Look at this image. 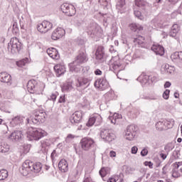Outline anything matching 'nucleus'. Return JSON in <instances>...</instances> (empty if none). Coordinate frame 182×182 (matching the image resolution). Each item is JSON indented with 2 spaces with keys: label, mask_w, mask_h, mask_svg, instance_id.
I'll list each match as a JSON object with an SVG mask.
<instances>
[{
  "label": "nucleus",
  "mask_w": 182,
  "mask_h": 182,
  "mask_svg": "<svg viewBox=\"0 0 182 182\" xmlns=\"http://www.w3.org/2000/svg\"><path fill=\"white\" fill-rule=\"evenodd\" d=\"M80 146L82 150L84 151H89L92 147H95V140H93L92 138H83L80 141Z\"/></svg>",
  "instance_id": "0eeeda50"
},
{
  "label": "nucleus",
  "mask_w": 182,
  "mask_h": 182,
  "mask_svg": "<svg viewBox=\"0 0 182 182\" xmlns=\"http://www.w3.org/2000/svg\"><path fill=\"white\" fill-rule=\"evenodd\" d=\"M58 95H59L58 92L51 93V95L48 97V100H52L53 103H55V102H56V97H58Z\"/></svg>",
  "instance_id": "a18cd8bd"
},
{
  "label": "nucleus",
  "mask_w": 182,
  "mask_h": 182,
  "mask_svg": "<svg viewBox=\"0 0 182 182\" xmlns=\"http://www.w3.org/2000/svg\"><path fill=\"white\" fill-rule=\"evenodd\" d=\"M174 149V146H173V144H168L165 146L164 150L166 151V154H168L171 150Z\"/></svg>",
  "instance_id": "49530a36"
},
{
  "label": "nucleus",
  "mask_w": 182,
  "mask_h": 182,
  "mask_svg": "<svg viewBox=\"0 0 182 182\" xmlns=\"http://www.w3.org/2000/svg\"><path fill=\"white\" fill-rule=\"evenodd\" d=\"M144 164L145 166L149 167V168H153V164L151 163V161H145Z\"/></svg>",
  "instance_id": "bf43d9fd"
},
{
  "label": "nucleus",
  "mask_w": 182,
  "mask_h": 182,
  "mask_svg": "<svg viewBox=\"0 0 182 182\" xmlns=\"http://www.w3.org/2000/svg\"><path fill=\"white\" fill-rule=\"evenodd\" d=\"M20 26L21 29L28 31V29L32 26V21L29 18H26V19L22 18V20L20 21Z\"/></svg>",
  "instance_id": "5701e85b"
},
{
  "label": "nucleus",
  "mask_w": 182,
  "mask_h": 182,
  "mask_svg": "<svg viewBox=\"0 0 182 182\" xmlns=\"http://www.w3.org/2000/svg\"><path fill=\"white\" fill-rule=\"evenodd\" d=\"M134 14L136 18L141 19V12H140V11H134Z\"/></svg>",
  "instance_id": "864d4df0"
},
{
  "label": "nucleus",
  "mask_w": 182,
  "mask_h": 182,
  "mask_svg": "<svg viewBox=\"0 0 182 182\" xmlns=\"http://www.w3.org/2000/svg\"><path fill=\"white\" fill-rule=\"evenodd\" d=\"M27 90L30 93H36V95H42V88L38 86V82L35 80H31L27 83Z\"/></svg>",
  "instance_id": "423d86ee"
},
{
  "label": "nucleus",
  "mask_w": 182,
  "mask_h": 182,
  "mask_svg": "<svg viewBox=\"0 0 182 182\" xmlns=\"http://www.w3.org/2000/svg\"><path fill=\"white\" fill-rule=\"evenodd\" d=\"M47 53L52 59H59V53L58 52V50H56V48H52L47 49Z\"/></svg>",
  "instance_id": "bb28decb"
},
{
  "label": "nucleus",
  "mask_w": 182,
  "mask_h": 182,
  "mask_svg": "<svg viewBox=\"0 0 182 182\" xmlns=\"http://www.w3.org/2000/svg\"><path fill=\"white\" fill-rule=\"evenodd\" d=\"M100 137L104 141H113L116 139L114 134L112 132V130L109 129H102L100 131Z\"/></svg>",
  "instance_id": "6e6552de"
},
{
  "label": "nucleus",
  "mask_w": 182,
  "mask_h": 182,
  "mask_svg": "<svg viewBox=\"0 0 182 182\" xmlns=\"http://www.w3.org/2000/svg\"><path fill=\"white\" fill-rule=\"evenodd\" d=\"M83 182H95L89 175L85 176Z\"/></svg>",
  "instance_id": "603ef678"
},
{
  "label": "nucleus",
  "mask_w": 182,
  "mask_h": 182,
  "mask_svg": "<svg viewBox=\"0 0 182 182\" xmlns=\"http://www.w3.org/2000/svg\"><path fill=\"white\" fill-rule=\"evenodd\" d=\"M73 89V86H72V82L65 83L62 87V90L63 92H70Z\"/></svg>",
  "instance_id": "c9c22d12"
},
{
  "label": "nucleus",
  "mask_w": 182,
  "mask_h": 182,
  "mask_svg": "<svg viewBox=\"0 0 182 182\" xmlns=\"http://www.w3.org/2000/svg\"><path fill=\"white\" fill-rule=\"evenodd\" d=\"M108 182H116V179L111 178L108 180Z\"/></svg>",
  "instance_id": "774afa93"
},
{
  "label": "nucleus",
  "mask_w": 182,
  "mask_h": 182,
  "mask_svg": "<svg viewBox=\"0 0 182 182\" xmlns=\"http://www.w3.org/2000/svg\"><path fill=\"white\" fill-rule=\"evenodd\" d=\"M148 79H149L152 82V83H156V82L159 80V75L157 74L150 75L148 77Z\"/></svg>",
  "instance_id": "de8ad7c7"
},
{
  "label": "nucleus",
  "mask_w": 182,
  "mask_h": 182,
  "mask_svg": "<svg viewBox=\"0 0 182 182\" xmlns=\"http://www.w3.org/2000/svg\"><path fill=\"white\" fill-rule=\"evenodd\" d=\"M171 176L173 178H178V177L181 176V174L180 173V172H178V168L176 167V168H173L172 170Z\"/></svg>",
  "instance_id": "a19ab883"
},
{
  "label": "nucleus",
  "mask_w": 182,
  "mask_h": 182,
  "mask_svg": "<svg viewBox=\"0 0 182 182\" xmlns=\"http://www.w3.org/2000/svg\"><path fill=\"white\" fill-rule=\"evenodd\" d=\"M180 31V25L173 24L171 27V30L169 32V36L171 38H176L177 36V33Z\"/></svg>",
  "instance_id": "c756f323"
},
{
  "label": "nucleus",
  "mask_w": 182,
  "mask_h": 182,
  "mask_svg": "<svg viewBox=\"0 0 182 182\" xmlns=\"http://www.w3.org/2000/svg\"><path fill=\"white\" fill-rule=\"evenodd\" d=\"M87 32L88 35L93 38V36H99V34L102 32V28L96 23H93L88 26Z\"/></svg>",
  "instance_id": "f8f14e48"
},
{
  "label": "nucleus",
  "mask_w": 182,
  "mask_h": 182,
  "mask_svg": "<svg viewBox=\"0 0 182 182\" xmlns=\"http://www.w3.org/2000/svg\"><path fill=\"white\" fill-rule=\"evenodd\" d=\"M70 122L73 126H77L82 122V112L77 111L74 112L70 117Z\"/></svg>",
  "instance_id": "dca6fc26"
},
{
  "label": "nucleus",
  "mask_w": 182,
  "mask_h": 182,
  "mask_svg": "<svg viewBox=\"0 0 182 182\" xmlns=\"http://www.w3.org/2000/svg\"><path fill=\"white\" fill-rule=\"evenodd\" d=\"M161 70L162 73H168L169 75H171V73H174V70H176V68H174V67L168 64H165L162 65Z\"/></svg>",
  "instance_id": "cd10ccee"
},
{
  "label": "nucleus",
  "mask_w": 182,
  "mask_h": 182,
  "mask_svg": "<svg viewBox=\"0 0 182 182\" xmlns=\"http://www.w3.org/2000/svg\"><path fill=\"white\" fill-rule=\"evenodd\" d=\"M8 178V171L2 169L0 171V181Z\"/></svg>",
  "instance_id": "ea45409f"
},
{
  "label": "nucleus",
  "mask_w": 182,
  "mask_h": 182,
  "mask_svg": "<svg viewBox=\"0 0 182 182\" xmlns=\"http://www.w3.org/2000/svg\"><path fill=\"white\" fill-rule=\"evenodd\" d=\"M50 139H44L41 141V147L43 149H46V147H49L50 146Z\"/></svg>",
  "instance_id": "79ce46f5"
},
{
  "label": "nucleus",
  "mask_w": 182,
  "mask_h": 182,
  "mask_svg": "<svg viewBox=\"0 0 182 182\" xmlns=\"http://www.w3.org/2000/svg\"><path fill=\"white\" fill-rule=\"evenodd\" d=\"M135 5L141 9H146L148 6V4L145 0H135Z\"/></svg>",
  "instance_id": "7c9ffc66"
},
{
  "label": "nucleus",
  "mask_w": 182,
  "mask_h": 182,
  "mask_svg": "<svg viewBox=\"0 0 182 182\" xmlns=\"http://www.w3.org/2000/svg\"><path fill=\"white\" fill-rule=\"evenodd\" d=\"M28 60H29V59L24 58V59L21 60L19 61H16V65L18 68H23V66H25V65H26L28 63Z\"/></svg>",
  "instance_id": "4c0bfd02"
},
{
  "label": "nucleus",
  "mask_w": 182,
  "mask_h": 182,
  "mask_svg": "<svg viewBox=\"0 0 182 182\" xmlns=\"http://www.w3.org/2000/svg\"><path fill=\"white\" fill-rule=\"evenodd\" d=\"M109 156H110V157H116V151H111L109 152Z\"/></svg>",
  "instance_id": "0e129e2a"
},
{
  "label": "nucleus",
  "mask_w": 182,
  "mask_h": 182,
  "mask_svg": "<svg viewBox=\"0 0 182 182\" xmlns=\"http://www.w3.org/2000/svg\"><path fill=\"white\" fill-rule=\"evenodd\" d=\"M137 131V127L135 125H129L127 127V130L125 132V139L132 141V140L134 139L136 137V132Z\"/></svg>",
  "instance_id": "ddd939ff"
},
{
  "label": "nucleus",
  "mask_w": 182,
  "mask_h": 182,
  "mask_svg": "<svg viewBox=\"0 0 182 182\" xmlns=\"http://www.w3.org/2000/svg\"><path fill=\"white\" fill-rule=\"evenodd\" d=\"M95 75H96V76H102L103 72H102V70H99V69H96L94 72Z\"/></svg>",
  "instance_id": "6e6d98bb"
},
{
  "label": "nucleus",
  "mask_w": 182,
  "mask_h": 182,
  "mask_svg": "<svg viewBox=\"0 0 182 182\" xmlns=\"http://www.w3.org/2000/svg\"><path fill=\"white\" fill-rule=\"evenodd\" d=\"M102 116L99 114H96L89 119L87 126L88 127H92L93 124H95V126H100V124H102Z\"/></svg>",
  "instance_id": "2eb2a0df"
},
{
  "label": "nucleus",
  "mask_w": 182,
  "mask_h": 182,
  "mask_svg": "<svg viewBox=\"0 0 182 182\" xmlns=\"http://www.w3.org/2000/svg\"><path fill=\"white\" fill-rule=\"evenodd\" d=\"M174 164L176 165V167L177 168H178V167H180V166H182V161H181V162H176Z\"/></svg>",
  "instance_id": "338daca9"
},
{
  "label": "nucleus",
  "mask_w": 182,
  "mask_h": 182,
  "mask_svg": "<svg viewBox=\"0 0 182 182\" xmlns=\"http://www.w3.org/2000/svg\"><path fill=\"white\" fill-rule=\"evenodd\" d=\"M60 9L63 14H67V16H73L76 14V9L73 5L68 3H64L60 6Z\"/></svg>",
  "instance_id": "9d476101"
},
{
  "label": "nucleus",
  "mask_w": 182,
  "mask_h": 182,
  "mask_svg": "<svg viewBox=\"0 0 182 182\" xmlns=\"http://www.w3.org/2000/svg\"><path fill=\"white\" fill-rule=\"evenodd\" d=\"M126 6V0H117V9L118 11H123L124 9V6Z\"/></svg>",
  "instance_id": "473e14b6"
},
{
  "label": "nucleus",
  "mask_w": 182,
  "mask_h": 182,
  "mask_svg": "<svg viewBox=\"0 0 182 182\" xmlns=\"http://www.w3.org/2000/svg\"><path fill=\"white\" fill-rule=\"evenodd\" d=\"M120 117H122V115L115 113L114 114V115L112 117H109V120L111 122V123H112V124H116V123H117V120L118 119H120Z\"/></svg>",
  "instance_id": "e433bc0d"
},
{
  "label": "nucleus",
  "mask_w": 182,
  "mask_h": 182,
  "mask_svg": "<svg viewBox=\"0 0 182 182\" xmlns=\"http://www.w3.org/2000/svg\"><path fill=\"white\" fill-rule=\"evenodd\" d=\"M94 86L100 90H106L109 87V82L105 78H99L95 82Z\"/></svg>",
  "instance_id": "f3484780"
},
{
  "label": "nucleus",
  "mask_w": 182,
  "mask_h": 182,
  "mask_svg": "<svg viewBox=\"0 0 182 182\" xmlns=\"http://www.w3.org/2000/svg\"><path fill=\"white\" fill-rule=\"evenodd\" d=\"M65 31L63 28L58 27L52 33L51 38L53 41H58L65 36Z\"/></svg>",
  "instance_id": "a211bd4d"
},
{
  "label": "nucleus",
  "mask_w": 182,
  "mask_h": 182,
  "mask_svg": "<svg viewBox=\"0 0 182 182\" xmlns=\"http://www.w3.org/2000/svg\"><path fill=\"white\" fill-rule=\"evenodd\" d=\"M148 153H149V151H147L146 149H144L141 151V156H142V157H144V156H146V154H148Z\"/></svg>",
  "instance_id": "4d7b16f0"
},
{
  "label": "nucleus",
  "mask_w": 182,
  "mask_h": 182,
  "mask_svg": "<svg viewBox=\"0 0 182 182\" xmlns=\"http://www.w3.org/2000/svg\"><path fill=\"white\" fill-rule=\"evenodd\" d=\"M58 168L62 173H66L69 169L68 162L65 159H61L58 163Z\"/></svg>",
  "instance_id": "c85d7f7f"
},
{
  "label": "nucleus",
  "mask_w": 182,
  "mask_h": 182,
  "mask_svg": "<svg viewBox=\"0 0 182 182\" xmlns=\"http://www.w3.org/2000/svg\"><path fill=\"white\" fill-rule=\"evenodd\" d=\"M108 173H109V168H102L100 170V175L101 176V177H106V176H107Z\"/></svg>",
  "instance_id": "37998d69"
},
{
  "label": "nucleus",
  "mask_w": 182,
  "mask_h": 182,
  "mask_svg": "<svg viewBox=\"0 0 182 182\" xmlns=\"http://www.w3.org/2000/svg\"><path fill=\"white\" fill-rule=\"evenodd\" d=\"M85 62H87V55H86V51H80V53L76 57L75 60L73 61V63L70 64V70L71 72H80V65H82V63H85Z\"/></svg>",
  "instance_id": "f03ea898"
},
{
  "label": "nucleus",
  "mask_w": 182,
  "mask_h": 182,
  "mask_svg": "<svg viewBox=\"0 0 182 182\" xmlns=\"http://www.w3.org/2000/svg\"><path fill=\"white\" fill-rule=\"evenodd\" d=\"M10 146L9 144H0V153H9Z\"/></svg>",
  "instance_id": "72a5a7b5"
},
{
  "label": "nucleus",
  "mask_w": 182,
  "mask_h": 182,
  "mask_svg": "<svg viewBox=\"0 0 182 182\" xmlns=\"http://www.w3.org/2000/svg\"><path fill=\"white\" fill-rule=\"evenodd\" d=\"M54 70L55 73H57V76H60L66 72V68H65V65L63 64H57L54 66Z\"/></svg>",
  "instance_id": "a878e982"
},
{
  "label": "nucleus",
  "mask_w": 182,
  "mask_h": 182,
  "mask_svg": "<svg viewBox=\"0 0 182 182\" xmlns=\"http://www.w3.org/2000/svg\"><path fill=\"white\" fill-rule=\"evenodd\" d=\"M76 171H77L76 175L79 176V174H80V173H82V168H80V166H77Z\"/></svg>",
  "instance_id": "052dcab7"
},
{
  "label": "nucleus",
  "mask_w": 182,
  "mask_h": 182,
  "mask_svg": "<svg viewBox=\"0 0 182 182\" xmlns=\"http://www.w3.org/2000/svg\"><path fill=\"white\" fill-rule=\"evenodd\" d=\"M22 48V44L19 42V40L16 38H13L10 40L8 45L9 50H11V53H16L19 52Z\"/></svg>",
  "instance_id": "39448f33"
},
{
  "label": "nucleus",
  "mask_w": 182,
  "mask_h": 182,
  "mask_svg": "<svg viewBox=\"0 0 182 182\" xmlns=\"http://www.w3.org/2000/svg\"><path fill=\"white\" fill-rule=\"evenodd\" d=\"M170 86H171V82H166V83L164 84L165 89H167V87H170Z\"/></svg>",
  "instance_id": "e2e57ef3"
},
{
  "label": "nucleus",
  "mask_w": 182,
  "mask_h": 182,
  "mask_svg": "<svg viewBox=\"0 0 182 182\" xmlns=\"http://www.w3.org/2000/svg\"><path fill=\"white\" fill-rule=\"evenodd\" d=\"M134 43H137V45H143V43H144V37L139 36L137 38L134 39Z\"/></svg>",
  "instance_id": "58836bf2"
},
{
  "label": "nucleus",
  "mask_w": 182,
  "mask_h": 182,
  "mask_svg": "<svg viewBox=\"0 0 182 182\" xmlns=\"http://www.w3.org/2000/svg\"><path fill=\"white\" fill-rule=\"evenodd\" d=\"M171 59L173 62H177L178 66L182 65V51L175 52L171 55Z\"/></svg>",
  "instance_id": "b1692460"
},
{
  "label": "nucleus",
  "mask_w": 182,
  "mask_h": 182,
  "mask_svg": "<svg viewBox=\"0 0 182 182\" xmlns=\"http://www.w3.org/2000/svg\"><path fill=\"white\" fill-rule=\"evenodd\" d=\"M42 170V164L40 162L33 163L30 160H26L23 163L20 173L24 176L31 174V173H40Z\"/></svg>",
  "instance_id": "f257e3e1"
},
{
  "label": "nucleus",
  "mask_w": 182,
  "mask_h": 182,
  "mask_svg": "<svg viewBox=\"0 0 182 182\" xmlns=\"http://www.w3.org/2000/svg\"><path fill=\"white\" fill-rule=\"evenodd\" d=\"M151 49L156 53V55H159V56H163V55H164V47L160 44H154Z\"/></svg>",
  "instance_id": "4be33fe9"
},
{
  "label": "nucleus",
  "mask_w": 182,
  "mask_h": 182,
  "mask_svg": "<svg viewBox=\"0 0 182 182\" xmlns=\"http://www.w3.org/2000/svg\"><path fill=\"white\" fill-rule=\"evenodd\" d=\"M23 122V117L21 115H17L12 118L11 121L10 122V127H16V126H19L20 123Z\"/></svg>",
  "instance_id": "393cba45"
},
{
  "label": "nucleus",
  "mask_w": 182,
  "mask_h": 182,
  "mask_svg": "<svg viewBox=\"0 0 182 182\" xmlns=\"http://www.w3.org/2000/svg\"><path fill=\"white\" fill-rule=\"evenodd\" d=\"M163 97L164 99H165L166 100H167L168 99V97H170V90H166L164 93H163Z\"/></svg>",
  "instance_id": "09e8293b"
},
{
  "label": "nucleus",
  "mask_w": 182,
  "mask_h": 182,
  "mask_svg": "<svg viewBox=\"0 0 182 182\" xmlns=\"http://www.w3.org/2000/svg\"><path fill=\"white\" fill-rule=\"evenodd\" d=\"M168 155V154H167L161 153L160 154V157H161L162 160H166V159H167Z\"/></svg>",
  "instance_id": "680f3d73"
},
{
  "label": "nucleus",
  "mask_w": 182,
  "mask_h": 182,
  "mask_svg": "<svg viewBox=\"0 0 182 182\" xmlns=\"http://www.w3.org/2000/svg\"><path fill=\"white\" fill-rule=\"evenodd\" d=\"M75 86L77 87H82V89H85L89 86V79L87 77H79L75 82Z\"/></svg>",
  "instance_id": "412c9836"
},
{
  "label": "nucleus",
  "mask_w": 182,
  "mask_h": 182,
  "mask_svg": "<svg viewBox=\"0 0 182 182\" xmlns=\"http://www.w3.org/2000/svg\"><path fill=\"white\" fill-rule=\"evenodd\" d=\"M155 126L156 130H159L160 132H161V130H164L166 127V121L164 119H161V121L156 122Z\"/></svg>",
  "instance_id": "2f4dec72"
},
{
  "label": "nucleus",
  "mask_w": 182,
  "mask_h": 182,
  "mask_svg": "<svg viewBox=\"0 0 182 182\" xmlns=\"http://www.w3.org/2000/svg\"><path fill=\"white\" fill-rule=\"evenodd\" d=\"M52 28H53V24L49 21H43L37 25V31H38L40 33H46V32H49Z\"/></svg>",
  "instance_id": "1a4fd4ad"
},
{
  "label": "nucleus",
  "mask_w": 182,
  "mask_h": 182,
  "mask_svg": "<svg viewBox=\"0 0 182 182\" xmlns=\"http://www.w3.org/2000/svg\"><path fill=\"white\" fill-rule=\"evenodd\" d=\"M110 70H113L114 73H119L122 70L120 60H117V58H114L108 62Z\"/></svg>",
  "instance_id": "9b49d317"
},
{
  "label": "nucleus",
  "mask_w": 182,
  "mask_h": 182,
  "mask_svg": "<svg viewBox=\"0 0 182 182\" xmlns=\"http://www.w3.org/2000/svg\"><path fill=\"white\" fill-rule=\"evenodd\" d=\"M75 136L72 134H70L68 135V136L66 137V139L65 141L69 143V141H70V140H73V139H75Z\"/></svg>",
  "instance_id": "3c124183"
},
{
  "label": "nucleus",
  "mask_w": 182,
  "mask_h": 182,
  "mask_svg": "<svg viewBox=\"0 0 182 182\" xmlns=\"http://www.w3.org/2000/svg\"><path fill=\"white\" fill-rule=\"evenodd\" d=\"M152 22H153L154 23H155V26H156V28H163V26H164L163 23H160V22L157 21L156 20H153Z\"/></svg>",
  "instance_id": "8fccbe9b"
},
{
  "label": "nucleus",
  "mask_w": 182,
  "mask_h": 182,
  "mask_svg": "<svg viewBox=\"0 0 182 182\" xmlns=\"http://www.w3.org/2000/svg\"><path fill=\"white\" fill-rule=\"evenodd\" d=\"M0 82L1 83H6L9 86L12 85V77L6 72L0 73Z\"/></svg>",
  "instance_id": "6ab92c4d"
},
{
  "label": "nucleus",
  "mask_w": 182,
  "mask_h": 182,
  "mask_svg": "<svg viewBox=\"0 0 182 182\" xmlns=\"http://www.w3.org/2000/svg\"><path fill=\"white\" fill-rule=\"evenodd\" d=\"M23 136V134H22V132L16 130L9 136V140H11V141H21Z\"/></svg>",
  "instance_id": "aec40b11"
},
{
  "label": "nucleus",
  "mask_w": 182,
  "mask_h": 182,
  "mask_svg": "<svg viewBox=\"0 0 182 182\" xmlns=\"http://www.w3.org/2000/svg\"><path fill=\"white\" fill-rule=\"evenodd\" d=\"M105 47L100 46L97 48L95 56L96 59L100 62V63H103V62H106L107 56L106 55V53H105Z\"/></svg>",
  "instance_id": "4468645a"
},
{
  "label": "nucleus",
  "mask_w": 182,
  "mask_h": 182,
  "mask_svg": "<svg viewBox=\"0 0 182 182\" xmlns=\"http://www.w3.org/2000/svg\"><path fill=\"white\" fill-rule=\"evenodd\" d=\"M45 136H46V132L39 128L33 129L27 132V137H30L31 140H41Z\"/></svg>",
  "instance_id": "20e7f679"
},
{
  "label": "nucleus",
  "mask_w": 182,
  "mask_h": 182,
  "mask_svg": "<svg viewBox=\"0 0 182 182\" xmlns=\"http://www.w3.org/2000/svg\"><path fill=\"white\" fill-rule=\"evenodd\" d=\"M138 150H139V149L137 148V146H133L132 148V154H137Z\"/></svg>",
  "instance_id": "13d9d810"
},
{
  "label": "nucleus",
  "mask_w": 182,
  "mask_h": 182,
  "mask_svg": "<svg viewBox=\"0 0 182 182\" xmlns=\"http://www.w3.org/2000/svg\"><path fill=\"white\" fill-rule=\"evenodd\" d=\"M73 22L75 26H80V25H82L83 23V21H82L79 17H75L73 18Z\"/></svg>",
  "instance_id": "c03bdc74"
},
{
  "label": "nucleus",
  "mask_w": 182,
  "mask_h": 182,
  "mask_svg": "<svg viewBox=\"0 0 182 182\" xmlns=\"http://www.w3.org/2000/svg\"><path fill=\"white\" fill-rule=\"evenodd\" d=\"M66 102V98L65 95H61L59 98L58 102L59 103H65Z\"/></svg>",
  "instance_id": "5fc2aeb1"
},
{
  "label": "nucleus",
  "mask_w": 182,
  "mask_h": 182,
  "mask_svg": "<svg viewBox=\"0 0 182 182\" xmlns=\"http://www.w3.org/2000/svg\"><path fill=\"white\" fill-rule=\"evenodd\" d=\"M55 156H56V151L53 150V152L51 153V159L53 160Z\"/></svg>",
  "instance_id": "69168bd1"
},
{
  "label": "nucleus",
  "mask_w": 182,
  "mask_h": 182,
  "mask_svg": "<svg viewBox=\"0 0 182 182\" xmlns=\"http://www.w3.org/2000/svg\"><path fill=\"white\" fill-rule=\"evenodd\" d=\"M46 120V112L43 110L37 111L34 116L27 119V123L30 124H39L40 123H45Z\"/></svg>",
  "instance_id": "7ed1b4c3"
},
{
  "label": "nucleus",
  "mask_w": 182,
  "mask_h": 182,
  "mask_svg": "<svg viewBox=\"0 0 182 182\" xmlns=\"http://www.w3.org/2000/svg\"><path fill=\"white\" fill-rule=\"evenodd\" d=\"M131 31L136 32V31H143V26L137 23H132L129 26Z\"/></svg>",
  "instance_id": "f704fd0d"
}]
</instances>
